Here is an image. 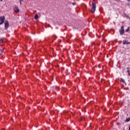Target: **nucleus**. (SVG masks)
Segmentation results:
<instances>
[{
  "label": "nucleus",
  "instance_id": "obj_1",
  "mask_svg": "<svg viewBox=\"0 0 130 130\" xmlns=\"http://www.w3.org/2000/svg\"><path fill=\"white\" fill-rule=\"evenodd\" d=\"M96 10V1L93 0L92 3V8L90 10V12L91 13L95 12V11Z\"/></svg>",
  "mask_w": 130,
  "mask_h": 130
},
{
  "label": "nucleus",
  "instance_id": "obj_2",
  "mask_svg": "<svg viewBox=\"0 0 130 130\" xmlns=\"http://www.w3.org/2000/svg\"><path fill=\"white\" fill-rule=\"evenodd\" d=\"M9 27V23L8 20H6L5 22V30H8Z\"/></svg>",
  "mask_w": 130,
  "mask_h": 130
},
{
  "label": "nucleus",
  "instance_id": "obj_3",
  "mask_svg": "<svg viewBox=\"0 0 130 130\" xmlns=\"http://www.w3.org/2000/svg\"><path fill=\"white\" fill-rule=\"evenodd\" d=\"M5 20V16H1L0 17V25H2L3 23H4Z\"/></svg>",
  "mask_w": 130,
  "mask_h": 130
},
{
  "label": "nucleus",
  "instance_id": "obj_4",
  "mask_svg": "<svg viewBox=\"0 0 130 130\" xmlns=\"http://www.w3.org/2000/svg\"><path fill=\"white\" fill-rule=\"evenodd\" d=\"M120 35H123L124 33V26L122 25L121 27V29L119 30Z\"/></svg>",
  "mask_w": 130,
  "mask_h": 130
},
{
  "label": "nucleus",
  "instance_id": "obj_5",
  "mask_svg": "<svg viewBox=\"0 0 130 130\" xmlns=\"http://www.w3.org/2000/svg\"><path fill=\"white\" fill-rule=\"evenodd\" d=\"M14 11L15 13H18L20 12V10L17 7H16L14 8Z\"/></svg>",
  "mask_w": 130,
  "mask_h": 130
},
{
  "label": "nucleus",
  "instance_id": "obj_6",
  "mask_svg": "<svg viewBox=\"0 0 130 130\" xmlns=\"http://www.w3.org/2000/svg\"><path fill=\"white\" fill-rule=\"evenodd\" d=\"M123 45H125V44H130V42H128L127 40L124 41L123 42Z\"/></svg>",
  "mask_w": 130,
  "mask_h": 130
},
{
  "label": "nucleus",
  "instance_id": "obj_7",
  "mask_svg": "<svg viewBox=\"0 0 130 130\" xmlns=\"http://www.w3.org/2000/svg\"><path fill=\"white\" fill-rule=\"evenodd\" d=\"M34 19H35V20H38V19H39V16L38 14H36L35 15Z\"/></svg>",
  "mask_w": 130,
  "mask_h": 130
},
{
  "label": "nucleus",
  "instance_id": "obj_8",
  "mask_svg": "<svg viewBox=\"0 0 130 130\" xmlns=\"http://www.w3.org/2000/svg\"><path fill=\"white\" fill-rule=\"evenodd\" d=\"M129 121H130V118L129 117L126 118V120H125V122H128Z\"/></svg>",
  "mask_w": 130,
  "mask_h": 130
},
{
  "label": "nucleus",
  "instance_id": "obj_9",
  "mask_svg": "<svg viewBox=\"0 0 130 130\" xmlns=\"http://www.w3.org/2000/svg\"><path fill=\"white\" fill-rule=\"evenodd\" d=\"M120 80H121V81L122 83H125V80H124L123 78H121V79H120Z\"/></svg>",
  "mask_w": 130,
  "mask_h": 130
},
{
  "label": "nucleus",
  "instance_id": "obj_10",
  "mask_svg": "<svg viewBox=\"0 0 130 130\" xmlns=\"http://www.w3.org/2000/svg\"><path fill=\"white\" fill-rule=\"evenodd\" d=\"M127 73H128V76H130V73H129V71H128V68H127Z\"/></svg>",
  "mask_w": 130,
  "mask_h": 130
},
{
  "label": "nucleus",
  "instance_id": "obj_11",
  "mask_svg": "<svg viewBox=\"0 0 130 130\" xmlns=\"http://www.w3.org/2000/svg\"><path fill=\"white\" fill-rule=\"evenodd\" d=\"M77 4V3H76V2H73V3H72V5H73V6H75V5H76Z\"/></svg>",
  "mask_w": 130,
  "mask_h": 130
},
{
  "label": "nucleus",
  "instance_id": "obj_12",
  "mask_svg": "<svg viewBox=\"0 0 130 130\" xmlns=\"http://www.w3.org/2000/svg\"><path fill=\"white\" fill-rule=\"evenodd\" d=\"M129 27H128V28L127 29H126V32H128L129 31Z\"/></svg>",
  "mask_w": 130,
  "mask_h": 130
},
{
  "label": "nucleus",
  "instance_id": "obj_13",
  "mask_svg": "<svg viewBox=\"0 0 130 130\" xmlns=\"http://www.w3.org/2000/svg\"><path fill=\"white\" fill-rule=\"evenodd\" d=\"M4 38L0 39V41H1V42L4 41Z\"/></svg>",
  "mask_w": 130,
  "mask_h": 130
},
{
  "label": "nucleus",
  "instance_id": "obj_14",
  "mask_svg": "<svg viewBox=\"0 0 130 130\" xmlns=\"http://www.w3.org/2000/svg\"><path fill=\"white\" fill-rule=\"evenodd\" d=\"M126 18L130 19V17L128 15L127 16Z\"/></svg>",
  "mask_w": 130,
  "mask_h": 130
},
{
  "label": "nucleus",
  "instance_id": "obj_15",
  "mask_svg": "<svg viewBox=\"0 0 130 130\" xmlns=\"http://www.w3.org/2000/svg\"><path fill=\"white\" fill-rule=\"evenodd\" d=\"M124 16H125V17H127V16H128L127 14H126L125 13H124Z\"/></svg>",
  "mask_w": 130,
  "mask_h": 130
},
{
  "label": "nucleus",
  "instance_id": "obj_16",
  "mask_svg": "<svg viewBox=\"0 0 130 130\" xmlns=\"http://www.w3.org/2000/svg\"><path fill=\"white\" fill-rule=\"evenodd\" d=\"M83 119H84V117H82L81 120H83Z\"/></svg>",
  "mask_w": 130,
  "mask_h": 130
},
{
  "label": "nucleus",
  "instance_id": "obj_17",
  "mask_svg": "<svg viewBox=\"0 0 130 130\" xmlns=\"http://www.w3.org/2000/svg\"><path fill=\"white\" fill-rule=\"evenodd\" d=\"M23 0H20L19 1V2H23Z\"/></svg>",
  "mask_w": 130,
  "mask_h": 130
},
{
  "label": "nucleus",
  "instance_id": "obj_18",
  "mask_svg": "<svg viewBox=\"0 0 130 130\" xmlns=\"http://www.w3.org/2000/svg\"><path fill=\"white\" fill-rule=\"evenodd\" d=\"M20 5H22L21 2L19 1Z\"/></svg>",
  "mask_w": 130,
  "mask_h": 130
},
{
  "label": "nucleus",
  "instance_id": "obj_19",
  "mask_svg": "<svg viewBox=\"0 0 130 130\" xmlns=\"http://www.w3.org/2000/svg\"><path fill=\"white\" fill-rule=\"evenodd\" d=\"M128 130H130V126H129V128H128Z\"/></svg>",
  "mask_w": 130,
  "mask_h": 130
},
{
  "label": "nucleus",
  "instance_id": "obj_20",
  "mask_svg": "<svg viewBox=\"0 0 130 130\" xmlns=\"http://www.w3.org/2000/svg\"><path fill=\"white\" fill-rule=\"evenodd\" d=\"M127 1H128V2H130V0H127Z\"/></svg>",
  "mask_w": 130,
  "mask_h": 130
},
{
  "label": "nucleus",
  "instance_id": "obj_21",
  "mask_svg": "<svg viewBox=\"0 0 130 130\" xmlns=\"http://www.w3.org/2000/svg\"><path fill=\"white\" fill-rule=\"evenodd\" d=\"M0 1L3 2V0H0Z\"/></svg>",
  "mask_w": 130,
  "mask_h": 130
},
{
  "label": "nucleus",
  "instance_id": "obj_22",
  "mask_svg": "<svg viewBox=\"0 0 130 130\" xmlns=\"http://www.w3.org/2000/svg\"><path fill=\"white\" fill-rule=\"evenodd\" d=\"M123 130H124V129H123Z\"/></svg>",
  "mask_w": 130,
  "mask_h": 130
}]
</instances>
